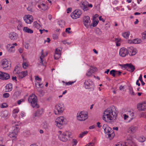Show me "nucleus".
<instances>
[{"mask_svg":"<svg viewBox=\"0 0 146 146\" xmlns=\"http://www.w3.org/2000/svg\"><path fill=\"white\" fill-rule=\"evenodd\" d=\"M17 74H18L17 76L19 78L22 79L27 75V72L26 71L21 72H19Z\"/></svg>","mask_w":146,"mask_h":146,"instance_id":"f3484780","label":"nucleus"},{"mask_svg":"<svg viewBox=\"0 0 146 146\" xmlns=\"http://www.w3.org/2000/svg\"><path fill=\"white\" fill-rule=\"evenodd\" d=\"M99 22V21L98 20L95 21L93 20V23H92V24L93 27H95L97 25Z\"/></svg>","mask_w":146,"mask_h":146,"instance_id":"c756f323","label":"nucleus"},{"mask_svg":"<svg viewBox=\"0 0 146 146\" xmlns=\"http://www.w3.org/2000/svg\"><path fill=\"white\" fill-rule=\"evenodd\" d=\"M23 19L25 22L28 24L31 23L33 20V16L30 15L24 16Z\"/></svg>","mask_w":146,"mask_h":146,"instance_id":"4468645a","label":"nucleus"},{"mask_svg":"<svg viewBox=\"0 0 146 146\" xmlns=\"http://www.w3.org/2000/svg\"><path fill=\"white\" fill-rule=\"evenodd\" d=\"M56 125L60 128H63L64 125L65 124V119L63 117H60L57 118L55 120Z\"/></svg>","mask_w":146,"mask_h":146,"instance_id":"0eeeda50","label":"nucleus"},{"mask_svg":"<svg viewBox=\"0 0 146 146\" xmlns=\"http://www.w3.org/2000/svg\"><path fill=\"white\" fill-rule=\"evenodd\" d=\"M92 68H90L86 73V75L88 77L90 76L92 74Z\"/></svg>","mask_w":146,"mask_h":146,"instance_id":"473e14b6","label":"nucleus"},{"mask_svg":"<svg viewBox=\"0 0 146 146\" xmlns=\"http://www.w3.org/2000/svg\"><path fill=\"white\" fill-rule=\"evenodd\" d=\"M98 16H99V15L97 14H95V15H94V16L93 17V20H95L96 18H97L98 17Z\"/></svg>","mask_w":146,"mask_h":146,"instance_id":"052dcab7","label":"nucleus"},{"mask_svg":"<svg viewBox=\"0 0 146 146\" xmlns=\"http://www.w3.org/2000/svg\"><path fill=\"white\" fill-rule=\"evenodd\" d=\"M99 19L100 21H101L103 22H105V20H104L103 18H102L101 16H100V17H99Z\"/></svg>","mask_w":146,"mask_h":146,"instance_id":"69168bd1","label":"nucleus"},{"mask_svg":"<svg viewBox=\"0 0 146 146\" xmlns=\"http://www.w3.org/2000/svg\"><path fill=\"white\" fill-rule=\"evenodd\" d=\"M129 93L131 95H135V94H134L132 88L131 87L129 88Z\"/></svg>","mask_w":146,"mask_h":146,"instance_id":"4c0bfd02","label":"nucleus"},{"mask_svg":"<svg viewBox=\"0 0 146 146\" xmlns=\"http://www.w3.org/2000/svg\"><path fill=\"white\" fill-rule=\"evenodd\" d=\"M5 87L7 92H10L12 90V85L11 83L9 84L6 85Z\"/></svg>","mask_w":146,"mask_h":146,"instance_id":"b1692460","label":"nucleus"},{"mask_svg":"<svg viewBox=\"0 0 146 146\" xmlns=\"http://www.w3.org/2000/svg\"><path fill=\"white\" fill-rule=\"evenodd\" d=\"M90 68H92V73H94L95 71H96L97 69L96 68L92 66Z\"/></svg>","mask_w":146,"mask_h":146,"instance_id":"49530a36","label":"nucleus"},{"mask_svg":"<svg viewBox=\"0 0 146 146\" xmlns=\"http://www.w3.org/2000/svg\"><path fill=\"white\" fill-rule=\"evenodd\" d=\"M52 36L53 37V38L54 39H56L58 38V36H57L55 34H53Z\"/></svg>","mask_w":146,"mask_h":146,"instance_id":"338daca9","label":"nucleus"},{"mask_svg":"<svg viewBox=\"0 0 146 146\" xmlns=\"http://www.w3.org/2000/svg\"><path fill=\"white\" fill-rule=\"evenodd\" d=\"M59 135L58 136V138L61 141L63 142L66 141L68 138L71 137V133L68 131H66L62 133L61 131H58Z\"/></svg>","mask_w":146,"mask_h":146,"instance_id":"20e7f679","label":"nucleus"},{"mask_svg":"<svg viewBox=\"0 0 146 146\" xmlns=\"http://www.w3.org/2000/svg\"><path fill=\"white\" fill-rule=\"evenodd\" d=\"M61 55H60L58 54H57V53H55L54 55V58L55 59H58L60 57Z\"/></svg>","mask_w":146,"mask_h":146,"instance_id":"72a5a7b5","label":"nucleus"},{"mask_svg":"<svg viewBox=\"0 0 146 146\" xmlns=\"http://www.w3.org/2000/svg\"><path fill=\"white\" fill-rule=\"evenodd\" d=\"M85 88L86 89H90L91 90L94 89V85L92 81L89 80L85 81L84 83Z\"/></svg>","mask_w":146,"mask_h":146,"instance_id":"9d476101","label":"nucleus"},{"mask_svg":"<svg viewBox=\"0 0 146 146\" xmlns=\"http://www.w3.org/2000/svg\"><path fill=\"white\" fill-rule=\"evenodd\" d=\"M42 126L45 129H46L48 127V124L46 123V122H43L42 124Z\"/></svg>","mask_w":146,"mask_h":146,"instance_id":"f704fd0d","label":"nucleus"},{"mask_svg":"<svg viewBox=\"0 0 146 146\" xmlns=\"http://www.w3.org/2000/svg\"><path fill=\"white\" fill-rule=\"evenodd\" d=\"M120 66H122V67L125 68V69H126L127 70V71L130 72H131V69H130V68H129V67H128V66H124V64L122 65H120Z\"/></svg>","mask_w":146,"mask_h":146,"instance_id":"ea45409f","label":"nucleus"},{"mask_svg":"<svg viewBox=\"0 0 146 146\" xmlns=\"http://www.w3.org/2000/svg\"><path fill=\"white\" fill-rule=\"evenodd\" d=\"M128 114L131 116V117H132L134 116V112L131 111H128Z\"/></svg>","mask_w":146,"mask_h":146,"instance_id":"a19ab883","label":"nucleus"},{"mask_svg":"<svg viewBox=\"0 0 146 146\" xmlns=\"http://www.w3.org/2000/svg\"><path fill=\"white\" fill-rule=\"evenodd\" d=\"M142 38L144 39H146V31L144 32L142 34Z\"/></svg>","mask_w":146,"mask_h":146,"instance_id":"79ce46f5","label":"nucleus"},{"mask_svg":"<svg viewBox=\"0 0 146 146\" xmlns=\"http://www.w3.org/2000/svg\"><path fill=\"white\" fill-rule=\"evenodd\" d=\"M137 52L136 49L131 46L128 47L127 49L122 48L120 49L119 51L120 56L122 57H125L128 54L130 56H133L135 55Z\"/></svg>","mask_w":146,"mask_h":146,"instance_id":"f03ea898","label":"nucleus"},{"mask_svg":"<svg viewBox=\"0 0 146 146\" xmlns=\"http://www.w3.org/2000/svg\"><path fill=\"white\" fill-rule=\"evenodd\" d=\"M88 118L87 113L84 111H82L77 114V119L78 120L84 121Z\"/></svg>","mask_w":146,"mask_h":146,"instance_id":"6e6552de","label":"nucleus"},{"mask_svg":"<svg viewBox=\"0 0 146 146\" xmlns=\"http://www.w3.org/2000/svg\"><path fill=\"white\" fill-rule=\"evenodd\" d=\"M13 115H14L16 113H17L19 112V110H13Z\"/></svg>","mask_w":146,"mask_h":146,"instance_id":"864d4df0","label":"nucleus"},{"mask_svg":"<svg viewBox=\"0 0 146 146\" xmlns=\"http://www.w3.org/2000/svg\"><path fill=\"white\" fill-rule=\"evenodd\" d=\"M19 71L18 69V66H16L14 68V69L13 70V72L15 74H17L19 72Z\"/></svg>","mask_w":146,"mask_h":146,"instance_id":"2f4dec72","label":"nucleus"},{"mask_svg":"<svg viewBox=\"0 0 146 146\" xmlns=\"http://www.w3.org/2000/svg\"><path fill=\"white\" fill-rule=\"evenodd\" d=\"M3 97L5 98H7L9 97V94L8 93H5L3 94Z\"/></svg>","mask_w":146,"mask_h":146,"instance_id":"37998d69","label":"nucleus"},{"mask_svg":"<svg viewBox=\"0 0 146 146\" xmlns=\"http://www.w3.org/2000/svg\"><path fill=\"white\" fill-rule=\"evenodd\" d=\"M94 143H88L87 145H86L85 146H94Z\"/></svg>","mask_w":146,"mask_h":146,"instance_id":"5fc2aeb1","label":"nucleus"},{"mask_svg":"<svg viewBox=\"0 0 146 146\" xmlns=\"http://www.w3.org/2000/svg\"><path fill=\"white\" fill-rule=\"evenodd\" d=\"M3 77L2 78L3 80H8L9 79L10 77V75L9 74L3 72Z\"/></svg>","mask_w":146,"mask_h":146,"instance_id":"5701e85b","label":"nucleus"},{"mask_svg":"<svg viewBox=\"0 0 146 146\" xmlns=\"http://www.w3.org/2000/svg\"><path fill=\"white\" fill-rule=\"evenodd\" d=\"M7 106L6 103H3L1 104V107L2 108H6L7 107Z\"/></svg>","mask_w":146,"mask_h":146,"instance_id":"c03bdc74","label":"nucleus"},{"mask_svg":"<svg viewBox=\"0 0 146 146\" xmlns=\"http://www.w3.org/2000/svg\"><path fill=\"white\" fill-rule=\"evenodd\" d=\"M27 9L28 11H30L31 12H32V8L30 7H28L27 8Z\"/></svg>","mask_w":146,"mask_h":146,"instance_id":"774afa93","label":"nucleus"},{"mask_svg":"<svg viewBox=\"0 0 146 146\" xmlns=\"http://www.w3.org/2000/svg\"><path fill=\"white\" fill-rule=\"evenodd\" d=\"M13 124L15 125V126L13 127V131L10 133L9 136L10 137H15L17 135L19 131L20 126L18 124V123L14 122Z\"/></svg>","mask_w":146,"mask_h":146,"instance_id":"423d86ee","label":"nucleus"},{"mask_svg":"<svg viewBox=\"0 0 146 146\" xmlns=\"http://www.w3.org/2000/svg\"><path fill=\"white\" fill-rule=\"evenodd\" d=\"M40 59L41 62L40 63H41L42 65L45 66V64L43 63V59H42L41 58H40Z\"/></svg>","mask_w":146,"mask_h":146,"instance_id":"e2e57ef3","label":"nucleus"},{"mask_svg":"<svg viewBox=\"0 0 146 146\" xmlns=\"http://www.w3.org/2000/svg\"><path fill=\"white\" fill-rule=\"evenodd\" d=\"M2 66L3 68L4 69L11 66V64L9 63L8 61L6 59H4L3 60L2 63Z\"/></svg>","mask_w":146,"mask_h":146,"instance_id":"dca6fc26","label":"nucleus"},{"mask_svg":"<svg viewBox=\"0 0 146 146\" xmlns=\"http://www.w3.org/2000/svg\"><path fill=\"white\" fill-rule=\"evenodd\" d=\"M3 72H2L0 71V79L1 80H3Z\"/></svg>","mask_w":146,"mask_h":146,"instance_id":"603ef678","label":"nucleus"},{"mask_svg":"<svg viewBox=\"0 0 146 146\" xmlns=\"http://www.w3.org/2000/svg\"><path fill=\"white\" fill-rule=\"evenodd\" d=\"M62 82L63 83H65L66 85H71L74 82H72L70 81L68 82H65L63 81H62Z\"/></svg>","mask_w":146,"mask_h":146,"instance_id":"e433bc0d","label":"nucleus"},{"mask_svg":"<svg viewBox=\"0 0 146 146\" xmlns=\"http://www.w3.org/2000/svg\"><path fill=\"white\" fill-rule=\"evenodd\" d=\"M28 101L29 103L31 104L33 108L39 107V106L37 104V98L35 94H32L28 98Z\"/></svg>","mask_w":146,"mask_h":146,"instance_id":"39448f33","label":"nucleus"},{"mask_svg":"<svg viewBox=\"0 0 146 146\" xmlns=\"http://www.w3.org/2000/svg\"><path fill=\"white\" fill-rule=\"evenodd\" d=\"M130 32H125L123 33L122 35V36L125 38H128Z\"/></svg>","mask_w":146,"mask_h":146,"instance_id":"cd10ccee","label":"nucleus"},{"mask_svg":"<svg viewBox=\"0 0 146 146\" xmlns=\"http://www.w3.org/2000/svg\"><path fill=\"white\" fill-rule=\"evenodd\" d=\"M88 133V132L87 131L82 132V133L80 134L79 137L81 138H82L83 137L87 134Z\"/></svg>","mask_w":146,"mask_h":146,"instance_id":"7c9ffc66","label":"nucleus"},{"mask_svg":"<svg viewBox=\"0 0 146 146\" xmlns=\"http://www.w3.org/2000/svg\"><path fill=\"white\" fill-rule=\"evenodd\" d=\"M25 101V99H21L17 101V104L19 105H20L21 104L22 102H23Z\"/></svg>","mask_w":146,"mask_h":146,"instance_id":"a18cd8bd","label":"nucleus"},{"mask_svg":"<svg viewBox=\"0 0 146 146\" xmlns=\"http://www.w3.org/2000/svg\"><path fill=\"white\" fill-rule=\"evenodd\" d=\"M23 30L25 32L29 33H32L33 32V30L29 29L27 27H24Z\"/></svg>","mask_w":146,"mask_h":146,"instance_id":"393cba45","label":"nucleus"},{"mask_svg":"<svg viewBox=\"0 0 146 146\" xmlns=\"http://www.w3.org/2000/svg\"><path fill=\"white\" fill-rule=\"evenodd\" d=\"M7 47H9V48H7V50L9 52H14L15 51V46L11 45V44H8Z\"/></svg>","mask_w":146,"mask_h":146,"instance_id":"aec40b11","label":"nucleus"},{"mask_svg":"<svg viewBox=\"0 0 146 146\" xmlns=\"http://www.w3.org/2000/svg\"><path fill=\"white\" fill-rule=\"evenodd\" d=\"M35 80H37L41 81V78L39 77L38 76H37L35 77Z\"/></svg>","mask_w":146,"mask_h":146,"instance_id":"bf43d9fd","label":"nucleus"},{"mask_svg":"<svg viewBox=\"0 0 146 146\" xmlns=\"http://www.w3.org/2000/svg\"><path fill=\"white\" fill-rule=\"evenodd\" d=\"M57 53V54H58L59 53V54L60 55H61V52L60 49H56V50L55 51V53Z\"/></svg>","mask_w":146,"mask_h":146,"instance_id":"de8ad7c7","label":"nucleus"},{"mask_svg":"<svg viewBox=\"0 0 146 146\" xmlns=\"http://www.w3.org/2000/svg\"><path fill=\"white\" fill-rule=\"evenodd\" d=\"M12 79L13 81L15 82H16L17 81V77L16 76H12Z\"/></svg>","mask_w":146,"mask_h":146,"instance_id":"13d9d810","label":"nucleus"},{"mask_svg":"<svg viewBox=\"0 0 146 146\" xmlns=\"http://www.w3.org/2000/svg\"><path fill=\"white\" fill-rule=\"evenodd\" d=\"M23 25L21 23H20L18 25V27H17V29H18L19 30H20L21 29V27H23Z\"/></svg>","mask_w":146,"mask_h":146,"instance_id":"09e8293b","label":"nucleus"},{"mask_svg":"<svg viewBox=\"0 0 146 146\" xmlns=\"http://www.w3.org/2000/svg\"><path fill=\"white\" fill-rule=\"evenodd\" d=\"M28 66L26 62H24L23 63V67L24 68H26Z\"/></svg>","mask_w":146,"mask_h":146,"instance_id":"8fccbe9b","label":"nucleus"},{"mask_svg":"<svg viewBox=\"0 0 146 146\" xmlns=\"http://www.w3.org/2000/svg\"><path fill=\"white\" fill-rule=\"evenodd\" d=\"M141 42V40L139 38H136L132 41V43L134 44H139Z\"/></svg>","mask_w":146,"mask_h":146,"instance_id":"bb28decb","label":"nucleus"},{"mask_svg":"<svg viewBox=\"0 0 146 146\" xmlns=\"http://www.w3.org/2000/svg\"><path fill=\"white\" fill-rule=\"evenodd\" d=\"M102 128L104 130L105 133L107 134L108 135V137L110 139L113 138L115 136L114 133V132L112 129L107 124H104Z\"/></svg>","mask_w":146,"mask_h":146,"instance_id":"7ed1b4c3","label":"nucleus"},{"mask_svg":"<svg viewBox=\"0 0 146 146\" xmlns=\"http://www.w3.org/2000/svg\"><path fill=\"white\" fill-rule=\"evenodd\" d=\"M20 94V92L19 91H17L15 92V94L17 96H19Z\"/></svg>","mask_w":146,"mask_h":146,"instance_id":"0e129e2a","label":"nucleus"},{"mask_svg":"<svg viewBox=\"0 0 146 146\" xmlns=\"http://www.w3.org/2000/svg\"><path fill=\"white\" fill-rule=\"evenodd\" d=\"M117 70H113L110 71V75L114 77H115L116 75H117Z\"/></svg>","mask_w":146,"mask_h":146,"instance_id":"a878e982","label":"nucleus"},{"mask_svg":"<svg viewBox=\"0 0 146 146\" xmlns=\"http://www.w3.org/2000/svg\"><path fill=\"white\" fill-rule=\"evenodd\" d=\"M114 109L115 111L114 110H113L111 108H109L104 111L103 119L104 121L111 123L116 119L118 112L116 110V108L115 107H113V110Z\"/></svg>","mask_w":146,"mask_h":146,"instance_id":"f257e3e1","label":"nucleus"},{"mask_svg":"<svg viewBox=\"0 0 146 146\" xmlns=\"http://www.w3.org/2000/svg\"><path fill=\"white\" fill-rule=\"evenodd\" d=\"M38 86L37 85V84H35V86L37 88H39V87L41 88V87L40 86L42 85V84L41 83H38Z\"/></svg>","mask_w":146,"mask_h":146,"instance_id":"3c124183","label":"nucleus"},{"mask_svg":"<svg viewBox=\"0 0 146 146\" xmlns=\"http://www.w3.org/2000/svg\"><path fill=\"white\" fill-rule=\"evenodd\" d=\"M121 72L120 71H117V75L116 76H119L121 75Z\"/></svg>","mask_w":146,"mask_h":146,"instance_id":"6e6d98bb","label":"nucleus"},{"mask_svg":"<svg viewBox=\"0 0 146 146\" xmlns=\"http://www.w3.org/2000/svg\"><path fill=\"white\" fill-rule=\"evenodd\" d=\"M41 5L42 6V7H41V9L42 10L45 11L47 9V7H46L45 6V4L42 3V4H41Z\"/></svg>","mask_w":146,"mask_h":146,"instance_id":"c9c22d12","label":"nucleus"},{"mask_svg":"<svg viewBox=\"0 0 146 146\" xmlns=\"http://www.w3.org/2000/svg\"><path fill=\"white\" fill-rule=\"evenodd\" d=\"M137 127L136 126H132L129 129L128 132L130 133H134L137 130Z\"/></svg>","mask_w":146,"mask_h":146,"instance_id":"6ab92c4d","label":"nucleus"},{"mask_svg":"<svg viewBox=\"0 0 146 146\" xmlns=\"http://www.w3.org/2000/svg\"><path fill=\"white\" fill-rule=\"evenodd\" d=\"M43 112V110L42 109H39L37 110L34 115L35 117H39L42 114Z\"/></svg>","mask_w":146,"mask_h":146,"instance_id":"4be33fe9","label":"nucleus"},{"mask_svg":"<svg viewBox=\"0 0 146 146\" xmlns=\"http://www.w3.org/2000/svg\"><path fill=\"white\" fill-rule=\"evenodd\" d=\"M82 13L81 10H75L71 14V16L73 19H76L79 18Z\"/></svg>","mask_w":146,"mask_h":146,"instance_id":"f8f14e48","label":"nucleus"},{"mask_svg":"<svg viewBox=\"0 0 146 146\" xmlns=\"http://www.w3.org/2000/svg\"><path fill=\"white\" fill-rule=\"evenodd\" d=\"M64 110L63 104H59L56 105L54 110V113L56 115L62 113Z\"/></svg>","mask_w":146,"mask_h":146,"instance_id":"1a4fd4ad","label":"nucleus"},{"mask_svg":"<svg viewBox=\"0 0 146 146\" xmlns=\"http://www.w3.org/2000/svg\"><path fill=\"white\" fill-rule=\"evenodd\" d=\"M17 36L18 35L14 32L11 33L9 35V37L10 38L13 40L17 39Z\"/></svg>","mask_w":146,"mask_h":146,"instance_id":"a211bd4d","label":"nucleus"},{"mask_svg":"<svg viewBox=\"0 0 146 146\" xmlns=\"http://www.w3.org/2000/svg\"><path fill=\"white\" fill-rule=\"evenodd\" d=\"M91 21L90 17L88 16H84L83 18V23L85 27L88 28L90 25Z\"/></svg>","mask_w":146,"mask_h":146,"instance_id":"ddd939ff","label":"nucleus"},{"mask_svg":"<svg viewBox=\"0 0 146 146\" xmlns=\"http://www.w3.org/2000/svg\"><path fill=\"white\" fill-rule=\"evenodd\" d=\"M92 7V5L91 4H89L88 2L86 1H84L81 6L82 9L84 11L88 10V7Z\"/></svg>","mask_w":146,"mask_h":146,"instance_id":"9b49d317","label":"nucleus"},{"mask_svg":"<svg viewBox=\"0 0 146 146\" xmlns=\"http://www.w3.org/2000/svg\"><path fill=\"white\" fill-rule=\"evenodd\" d=\"M73 141L74 143V145H76L77 143V141L76 140L73 139Z\"/></svg>","mask_w":146,"mask_h":146,"instance_id":"680f3d73","label":"nucleus"},{"mask_svg":"<svg viewBox=\"0 0 146 146\" xmlns=\"http://www.w3.org/2000/svg\"><path fill=\"white\" fill-rule=\"evenodd\" d=\"M8 115V112L6 111H4L3 113V115L2 116L3 117H7Z\"/></svg>","mask_w":146,"mask_h":146,"instance_id":"58836bf2","label":"nucleus"},{"mask_svg":"<svg viewBox=\"0 0 146 146\" xmlns=\"http://www.w3.org/2000/svg\"><path fill=\"white\" fill-rule=\"evenodd\" d=\"M33 25V26L34 27L37 29H38L40 27V25L38 24L36 21L34 22Z\"/></svg>","mask_w":146,"mask_h":146,"instance_id":"c85d7f7f","label":"nucleus"},{"mask_svg":"<svg viewBox=\"0 0 146 146\" xmlns=\"http://www.w3.org/2000/svg\"><path fill=\"white\" fill-rule=\"evenodd\" d=\"M71 29V28H68L66 29L65 31L66 33H70V32L69 31V30Z\"/></svg>","mask_w":146,"mask_h":146,"instance_id":"4d7b16f0","label":"nucleus"},{"mask_svg":"<svg viewBox=\"0 0 146 146\" xmlns=\"http://www.w3.org/2000/svg\"><path fill=\"white\" fill-rule=\"evenodd\" d=\"M137 109L139 110L144 111L146 109V103L142 102L137 104Z\"/></svg>","mask_w":146,"mask_h":146,"instance_id":"2eb2a0df","label":"nucleus"},{"mask_svg":"<svg viewBox=\"0 0 146 146\" xmlns=\"http://www.w3.org/2000/svg\"><path fill=\"white\" fill-rule=\"evenodd\" d=\"M124 66H128L129 68L131 69V72H133L135 69V66H133L131 63L126 64H124Z\"/></svg>","mask_w":146,"mask_h":146,"instance_id":"412c9836","label":"nucleus"}]
</instances>
